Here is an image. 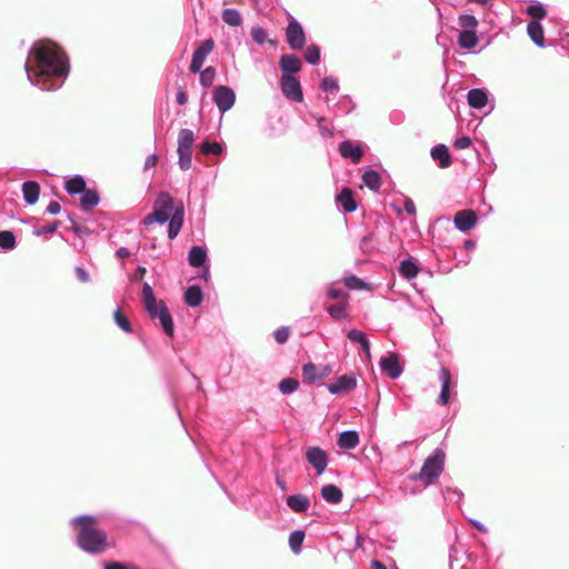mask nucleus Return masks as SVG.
Instances as JSON below:
<instances>
[{
    "label": "nucleus",
    "instance_id": "obj_1",
    "mask_svg": "<svg viewBox=\"0 0 569 569\" xmlns=\"http://www.w3.org/2000/svg\"><path fill=\"white\" fill-rule=\"evenodd\" d=\"M24 71L30 83L39 89L58 90L69 76V58L57 42L38 40L28 52Z\"/></svg>",
    "mask_w": 569,
    "mask_h": 569
},
{
    "label": "nucleus",
    "instance_id": "obj_2",
    "mask_svg": "<svg viewBox=\"0 0 569 569\" xmlns=\"http://www.w3.org/2000/svg\"><path fill=\"white\" fill-rule=\"evenodd\" d=\"M70 526L78 530L76 537L77 547L88 555H100L108 547L106 531L98 527L93 516L81 515L69 521Z\"/></svg>",
    "mask_w": 569,
    "mask_h": 569
},
{
    "label": "nucleus",
    "instance_id": "obj_3",
    "mask_svg": "<svg viewBox=\"0 0 569 569\" xmlns=\"http://www.w3.org/2000/svg\"><path fill=\"white\" fill-rule=\"evenodd\" d=\"M445 458L446 455L441 449H435L432 453L425 460L420 472L410 477L411 480H420L427 486L432 485L443 471Z\"/></svg>",
    "mask_w": 569,
    "mask_h": 569
},
{
    "label": "nucleus",
    "instance_id": "obj_4",
    "mask_svg": "<svg viewBox=\"0 0 569 569\" xmlns=\"http://www.w3.org/2000/svg\"><path fill=\"white\" fill-rule=\"evenodd\" d=\"M173 198L168 192H160L154 200L153 210L143 219V224L149 226L153 222L164 224L169 221L174 211Z\"/></svg>",
    "mask_w": 569,
    "mask_h": 569
},
{
    "label": "nucleus",
    "instance_id": "obj_5",
    "mask_svg": "<svg viewBox=\"0 0 569 569\" xmlns=\"http://www.w3.org/2000/svg\"><path fill=\"white\" fill-rule=\"evenodd\" d=\"M194 143V133L191 129H181L178 133V164L183 171L192 166V147Z\"/></svg>",
    "mask_w": 569,
    "mask_h": 569
},
{
    "label": "nucleus",
    "instance_id": "obj_6",
    "mask_svg": "<svg viewBox=\"0 0 569 569\" xmlns=\"http://www.w3.org/2000/svg\"><path fill=\"white\" fill-rule=\"evenodd\" d=\"M144 309L151 319H159L169 309L163 300H157L152 287L143 282L141 291Z\"/></svg>",
    "mask_w": 569,
    "mask_h": 569
},
{
    "label": "nucleus",
    "instance_id": "obj_7",
    "mask_svg": "<svg viewBox=\"0 0 569 569\" xmlns=\"http://www.w3.org/2000/svg\"><path fill=\"white\" fill-rule=\"evenodd\" d=\"M212 101L221 113L229 111L236 103V92L228 86H217L212 90Z\"/></svg>",
    "mask_w": 569,
    "mask_h": 569
},
{
    "label": "nucleus",
    "instance_id": "obj_8",
    "mask_svg": "<svg viewBox=\"0 0 569 569\" xmlns=\"http://www.w3.org/2000/svg\"><path fill=\"white\" fill-rule=\"evenodd\" d=\"M286 40L292 50H300L306 44V33L301 23L291 18L286 28Z\"/></svg>",
    "mask_w": 569,
    "mask_h": 569
},
{
    "label": "nucleus",
    "instance_id": "obj_9",
    "mask_svg": "<svg viewBox=\"0 0 569 569\" xmlns=\"http://www.w3.org/2000/svg\"><path fill=\"white\" fill-rule=\"evenodd\" d=\"M306 460L315 469L317 476H321L329 463L327 452L318 446H311L306 449Z\"/></svg>",
    "mask_w": 569,
    "mask_h": 569
},
{
    "label": "nucleus",
    "instance_id": "obj_10",
    "mask_svg": "<svg viewBox=\"0 0 569 569\" xmlns=\"http://www.w3.org/2000/svg\"><path fill=\"white\" fill-rule=\"evenodd\" d=\"M332 372L330 365L317 368L315 363L308 362L302 366V380L305 385H312L318 380L325 379Z\"/></svg>",
    "mask_w": 569,
    "mask_h": 569
},
{
    "label": "nucleus",
    "instance_id": "obj_11",
    "mask_svg": "<svg viewBox=\"0 0 569 569\" xmlns=\"http://www.w3.org/2000/svg\"><path fill=\"white\" fill-rule=\"evenodd\" d=\"M281 90L283 96L295 102L303 100V93L299 80L295 76L281 77Z\"/></svg>",
    "mask_w": 569,
    "mask_h": 569
},
{
    "label": "nucleus",
    "instance_id": "obj_12",
    "mask_svg": "<svg viewBox=\"0 0 569 569\" xmlns=\"http://www.w3.org/2000/svg\"><path fill=\"white\" fill-rule=\"evenodd\" d=\"M338 150L342 158L349 159L353 164L359 163L365 154L359 141L343 140L340 142Z\"/></svg>",
    "mask_w": 569,
    "mask_h": 569
},
{
    "label": "nucleus",
    "instance_id": "obj_13",
    "mask_svg": "<svg viewBox=\"0 0 569 569\" xmlns=\"http://www.w3.org/2000/svg\"><path fill=\"white\" fill-rule=\"evenodd\" d=\"M381 371L392 380L398 379L403 372V366L399 361L397 353H390L382 357L379 361Z\"/></svg>",
    "mask_w": 569,
    "mask_h": 569
},
{
    "label": "nucleus",
    "instance_id": "obj_14",
    "mask_svg": "<svg viewBox=\"0 0 569 569\" xmlns=\"http://www.w3.org/2000/svg\"><path fill=\"white\" fill-rule=\"evenodd\" d=\"M213 46V40L207 39L199 47L196 48V50L192 53V59L189 67L190 72L197 73L201 70L206 61V58L212 51Z\"/></svg>",
    "mask_w": 569,
    "mask_h": 569
},
{
    "label": "nucleus",
    "instance_id": "obj_15",
    "mask_svg": "<svg viewBox=\"0 0 569 569\" xmlns=\"http://www.w3.org/2000/svg\"><path fill=\"white\" fill-rule=\"evenodd\" d=\"M357 387V378L353 373L342 375L335 382L328 383L327 389L332 395L352 391Z\"/></svg>",
    "mask_w": 569,
    "mask_h": 569
},
{
    "label": "nucleus",
    "instance_id": "obj_16",
    "mask_svg": "<svg viewBox=\"0 0 569 569\" xmlns=\"http://www.w3.org/2000/svg\"><path fill=\"white\" fill-rule=\"evenodd\" d=\"M478 216L471 209L458 211L453 217L455 227L461 232H468L477 224Z\"/></svg>",
    "mask_w": 569,
    "mask_h": 569
},
{
    "label": "nucleus",
    "instance_id": "obj_17",
    "mask_svg": "<svg viewBox=\"0 0 569 569\" xmlns=\"http://www.w3.org/2000/svg\"><path fill=\"white\" fill-rule=\"evenodd\" d=\"M207 249L201 246H193L188 252V262L193 268L203 267V278L207 280L210 276L209 267L206 266L207 261Z\"/></svg>",
    "mask_w": 569,
    "mask_h": 569
},
{
    "label": "nucleus",
    "instance_id": "obj_18",
    "mask_svg": "<svg viewBox=\"0 0 569 569\" xmlns=\"http://www.w3.org/2000/svg\"><path fill=\"white\" fill-rule=\"evenodd\" d=\"M184 221V208L183 203L180 201L169 219L168 224V238L173 240L178 237Z\"/></svg>",
    "mask_w": 569,
    "mask_h": 569
},
{
    "label": "nucleus",
    "instance_id": "obj_19",
    "mask_svg": "<svg viewBox=\"0 0 569 569\" xmlns=\"http://www.w3.org/2000/svg\"><path fill=\"white\" fill-rule=\"evenodd\" d=\"M301 60L292 53H286L280 57L279 68L283 72L282 76H293L301 70Z\"/></svg>",
    "mask_w": 569,
    "mask_h": 569
},
{
    "label": "nucleus",
    "instance_id": "obj_20",
    "mask_svg": "<svg viewBox=\"0 0 569 569\" xmlns=\"http://www.w3.org/2000/svg\"><path fill=\"white\" fill-rule=\"evenodd\" d=\"M430 156L435 161H438V164L441 169L449 168L452 163L449 149L443 143L433 146L430 150Z\"/></svg>",
    "mask_w": 569,
    "mask_h": 569
},
{
    "label": "nucleus",
    "instance_id": "obj_21",
    "mask_svg": "<svg viewBox=\"0 0 569 569\" xmlns=\"http://www.w3.org/2000/svg\"><path fill=\"white\" fill-rule=\"evenodd\" d=\"M439 379L441 381V390L438 398V403L441 406H446L449 402L450 398V383H451V373L450 371L441 367L439 370Z\"/></svg>",
    "mask_w": 569,
    "mask_h": 569
},
{
    "label": "nucleus",
    "instance_id": "obj_22",
    "mask_svg": "<svg viewBox=\"0 0 569 569\" xmlns=\"http://www.w3.org/2000/svg\"><path fill=\"white\" fill-rule=\"evenodd\" d=\"M325 102L328 109L335 112L336 114H348L355 109V103L352 102L349 96H341L339 100L333 104L330 103V98L327 96L325 98Z\"/></svg>",
    "mask_w": 569,
    "mask_h": 569
},
{
    "label": "nucleus",
    "instance_id": "obj_23",
    "mask_svg": "<svg viewBox=\"0 0 569 569\" xmlns=\"http://www.w3.org/2000/svg\"><path fill=\"white\" fill-rule=\"evenodd\" d=\"M467 102L473 109H482L488 102V92L483 88H473L467 93Z\"/></svg>",
    "mask_w": 569,
    "mask_h": 569
},
{
    "label": "nucleus",
    "instance_id": "obj_24",
    "mask_svg": "<svg viewBox=\"0 0 569 569\" xmlns=\"http://www.w3.org/2000/svg\"><path fill=\"white\" fill-rule=\"evenodd\" d=\"M336 200L347 213H351L357 210V202L353 198V192L348 187L342 188V190L337 194Z\"/></svg>",
    "mask_w": 569,
    "mask_h": 569
},
{
    "label": "nucleus",
    "instance_id": "obj_25",
    "mask_svg": "<svg viewBox=\"0 0 569 569\" xmlns=\"http://www.w3.org/2000/svg\"><path fill=\"white\" fill-rule=\"evenodd\" d=\"M287 506L297 513L306 512L310 507V499L301 493H295L287 497Z\"/></svg>",
    "mask_w": 569,
    "mask_h": 569
},
{
    "label": "nucleus",
    "instance_id": "obj_26",
    "mask_svg": "<svg viewBox=\"0 0 569 569\" xmlns=\"http://www.w3.org/2000/svg\"><path fill=\"white\" fill-rule=\"evenodd\" d=\"M22 194L27 204H34L38 201L40 194L39 183L32 180L24 181L22 183Z\"/></svg>",
    "mask_w": 569,
    "mask_h": 569
},
{
    "label": "nucleus",
    "instance_id": "obj_27",
    "mask_svg": "<svg viewBox=\"0 0 569 569\" xmlns=\"http://www.w3.org/2000/svg\"><path fill=\"white\" fill-rule=\"evenodd\" d=\"M337 445L341 449L352 450L359 445V433L356 430L342 431L338 437Z\"/></svg>",
    "mask_w": 569,
    "mask_h": 569
},
{
    "label": "nucleus",
    "instance_id": "obj_28",
    "mask_svg": "<svg viewBox=\"0 0 569 569\" xmlns=\"http://www.w3.org/2000/svg\"><path fill=\"white\" fill-rule=\"evenodd\" d=\"M527 33L532 40V42L538 46L539 48H543L545 44V36H543V29L539 21H530L527 24Z\"/></svg>",
    "mask_w": 569,
    "mask_h": 569
},
{
    "label": "nucleus",
    "instance_id": "obj_29",
    "mask_svg": "<svg viewBox=\"0 0 569 569\" xmlns=\"http://www.w3.org/2000/svg\"><path fill=\"white\" fill-rule=\"evenodd\" d=\"M321 497L329 503L336 505L342 500V490L336 485H325L320 491Z\"/></svg>",
    "mask_w": 569,
    "mask_h": 569
},
{
    "label": "nucleus",
    "instance_id": "obj_30",
    "mask_svg": "<svg viewBox=\"0 0 569 569\" xmlns=\"http://www.w3.org/2000/svg\"><path fill=\"white\" fill-rule=\"evenodd\" d=\"M349 302L340 301L336 305H329L325 307L327 313L335 320H345L349 317L348 313Z\"/></svg>",
    "mask_w": 569,
    "mask_h": 569
},
{
    "label": "nucleus",
    "instance_id": "obj_31",
    "mask_svg": "<svg viewBox=\"0 0 569 569\" xmlns=\"http://www.w3.org/2000/svg\"><path fill=\"white\" fill-rule=\"evenodd\" d=\"M203 300V293L199 286H189L184 291V302L189 307H198Z\"/></svg>",
    "mask_w": 569,
    "mask_h": 569
},
{
    "label": "nucleus",
    "instance_id": "obj_32",
    "mask_svg": "<svg viewBox=\"0 0 569 569\" xmlns=\"http://www.w3.org/2000/svg\"><path fill=\"white\" fill-rule=\"evenodd\" d=\"M419 270L418 263L411 258L403 259L399 264L400 274L408 280L416 278Z\"/></svg>",
    "mask_w": 569,
    "mask_h": 569
},
{
    "label": "nucleus",
    "instance_id": "obj_33",
    "mask_svg": "<svg viewBox=\"0 0 569 569\" xmlns=\"http://www.w3.org/2000/svg\"><path fill=\"white\" fill-rule=\"evenodd\" d=\"M80 203L83 210L88 211L93 207L98 206L100 202V196L94 189H84L83 192L80 193Z\"/></svg>",
    "mask_w": 569,
    "mask_h": 569
},
{
    "label": "nucleus",
    "instance_id": "obj_34",
    "mask_svg": "<svg viewBox=\"0 0 569 569\" xmlns=\"http://www.w3.org/2000/svg\"><path fill=\"white\" fill-rule=\"evenodd\" d=\"M347 338L355 343L360 345L361 349L369 356L370 355V341L366 333L358 329H350L347 332Z\"/></svg>",
    "mask_w": 569,
    "mask_h": 569
},
{
    "label": "nucleus",
    "instance_id": "obj_35",
    "mask_svg": "<svg viewBox=\"0 0 569 569\" xmlns=\"http://www.w3.org/2000/svg\"><path fill=\"white\" fill-rule=\"evenodd\" d=\"M362 182L371 191H378L381 187V177L376 170H367L362 173Z\"/></svg>",
    "mask_w": 569,
    "mask_h": 569
},
{
    "label": "nucleus",
    "instance_id": "obj_36",
    "mask_svg": "<svg viewBox=\"0 0 569 569\" xmlns=\"http://www.w3.org/2000/svg\"><path fill=\"white\" fill-rule=\"evenodd\" d=\"M64 189L69 194H80L86 189V180L82 176L76 174L66 181Z\"/></svg>",
    "mask_w": 569,
    "mask_h": 569
},
{
    "label": "nucleus",
    "instance_id": "obj_37",
    "mask_svg": "<svg viewBox=\"0 0 569 569\" xmlns=\"http://www.w3.org/2000/svg\"><path fill=\"white\" fill-rule=\"evenodd\" d=\"M478 41L476 31H460L458 34V44L462 49L471 50L478 44Z\"/></svg>",
    "mask_w": 569,
    "mask_h": 569
},
{
    "label": "nucleus",
    "instance_id": "obj_38",
    "mask_svg": "<svg viewBox=\"0 0 569 569\" xmlns=\"http://www.w3.org/2000/svg\"><path fill=\"white\" fill-rule=\"evenodd\" d=\"M222 21L231 27H239L242 23V17L237 9L227 8L221 13Z\"/></svg>",
    "mask_w": 569,
    "mask_h": 569
},
{
    "label": "nucleus",
    "instance_id": "obj_39",
    "mask_svg": "<svg viewBox=\"0 0 569 569\" xmlns=\"http://www.w3.org/2000/svg\"><path fill=\"white\" fill-rule=\"evenodd\" d=\"M305 537V531L301 529L295 530L290 533L289 547L295 555H299L301 552Z\"/></svg>",
    "mask_w": 569,
    "mask_h": 569
},
{
    "label": "nucleus",
    "instance_id": "obj_40",
    "mask_svg": "<svg viewBox=\"0 0 569 569\" xmlns=\"http://www.w3.org/2000/svg\"><path fill=\"white\" fill-rule=\"evenodd\" d=\"M311 118L313 120H316L317 122V128H318V131L320 133V136L325 139H329V138H332L333 136V128L332 126L327 121L326 118L323 117H320V116H317V114H311Z\"/></svg>",
    "mask_w": 569,
    "mask_h": 569
},
{
    "label": "nucleus",
    "instance_id": "obj_41",
    "mask_svg": "<svg viewBox=\"0 0 569 569\" xmlns=\"http://www.w3.org/2000/svg\"><path fill=\"white\" fill-rule=\"evenodd\" d=\"M17 246V239L12 231L2 230L0 231V248L3 251H11Z\"/></svg>",
    "mask_w": 569,
    "mask_h": 569
},
{
    "label": "nucleus",
    "instance_id": "obj_42",
    "mask_svg": "<svg viewBox=\"0 0 569 569\" xmlns=\"http://www.w3.org/2000/svg\"><path fill=\"white\" fill-rule=\"evenodd\" d=\"M458 24L461 28V31H476L478 20L472 14L462 13L458 18Z\"/></svg>",
    "mask_w": 569,
    "mask_h": 569
},
{
    "label": "nucleus",
    "instance_id": "obj_43",
    "mask_svg": "<svg viewBox=\"0 0 569 569\" xmlns=\"http://www.w3.org/2000/svg\"><path fill=\"white\" fill-rule=\"evenodd\" d=\"M200 150L204 156L221 154L224 151V147L220 142L204 140L200 144Z\"/></svg>",
    "mask_w": 569,
    "mask_h": 569
},
{
    "label": "nucleus",
    "instance_id": "obj_44",
    "mask_svg": "<svg viewBox=\"0 0 569 569\" xmlns=\"http://www.w3.org/2000/svg\"><path fill=\"white\" fill-rule=\"evenodd\" d=\"M337 284H338V281L329 284V287L326 291L327 298L332 299V300L348 301L349 293L347 291L338 288Z\"/></svg>",
    "mask_w": 569,
    "mask_h": 569
},
{
    "label": "nucleus",
    "instance_id": "obj_45",
    "mask_svg": "<svg viewBox=\"0 0 569 569\" xmlns=\"http://www.w3.org/2000/svg\"><path fill=\"white\" fill-rule=\"evenodd\" d=\"M321 58V50L318 44H310L307 47L305 51V60L311 64L317 66L320 62Z\"/></svg>",
    "mask_w": 569,
    "mask_h": 569
},
{
    "label": "nucleus",
    "instance_id": "obj_46",
    "mask_svg": "<svg viewBox=\"0 0 569 569\" xmlns=\"http://www.w3.org/2000/svg\"><path fill=\"white\" fill-rule=\"evenodd\" d=\"M343 282L349 290L368 289L369 284L355 274L345 277Z\"/></svg>",
    "mask_w": 569,
    "mask_h": 569
},
{
    "label": "nucleus",
    "instance_id": "obj_47",
    "mask_svg": "<svg viewBox=\"0 0 569 569\" xmlns=\"http://www.w3.org/2000/svg\"><path fill=\"white\" fill-rule=\"evenodd\" d=\"M158 320L162 327L163 332L168 337L172 338L174 335V325L170 311L168 310L167 312H163L162 317L159 318Z\"/></svg>",
    "mask_w": 569,
    "mask_h": 569
},
{
    "label": "nucleus",
    "instance_id": "obj_48",
    "mask_svg": "<svg viewBox=\"0 0 569 569\" xmlns=\"http://www.w3.org/2000/svg\"><path fill=\"white\" fill-rule=\"evenodd\" d=\"M299 381L296 378H284L279 383V390L283 395H290L298 390Z\"/></svg>",
    "mask_w": 569,
    "mask_h": 569
},
{
    "label": "nucleus",
    "instance_id": "obj_49",
    "mask_svg": "<svg viewBox=\"0 0 569 569\" xmlns=\"http://www.w3.org/2000/svg\"><path fill=\"white\" fill-rule=\"evenodd\" d=\"M216 78V70L213 67H207L200 72L199 81L202 87L209 88L212 86Z\"/></svg>",
    "mask_w": 569,
    "mask_h": 569
},
{
    "label": "nucleus",
    "instance_id": "obj_50",
    "mask_svg": "<svg viewBox=\"0 0 569 569\" xmlns=\"http://www.w3.org/2000/svg\"><path fill=\"white\" fill-rule=\"evenodd\" d=\"M250 36L252 40L259 46H262L268 41V32L264 28L260 26L252 27Z\"/></svg>",
    "mask_w": 569,
    "mask_h": 569
},
{
    "label": "nucleus",
    "instance_id": "obj_51",
    "mask_svg": "<svg viewBox=\"0 0 569 569\" xmlns=\"http://www.w3.org/2000/svg\"><path fill=\"white\" fill-rule=\"evenodd\" d=\"M320 89L327 93H337L339 91V83L333 77H325L320 82Z\"/></svg>",
    "mask_w": 569,
    "mask_h": 569
},
{
    "label": "nucleus",
    "instance_id": "obj_52",
    "mask_svg": "<svg viewBox=\"0 0 569 569\" xmlns=\"http://www.w3.org/2000/svg\"><path fill=\"white\" fill-rule=\"evenodd\" d=\"M527 13L533 18L532 21H539L546 17V10L540 2L532 3L527 7Z\"/></svg>",
    "mask_w": 569,
    "mask_h": 569
},
{
    "label": "nucleus",
    "instance_id": "obj_53",
    "mask_svg": "<svg viewBox=\"0 0 569 569\" xmlns=\"http://www.w3.org/2000/svg\"><path fill=\"white\" fill-rule=\"evenodd\" d=\"M113 319L121 330L128 333L132 332V327L129 319L119 309L114 311Z\"/></svg>",
    "mask_w": 569,
    "mask_h": 569
},
{
    "label": "nucleus",
    "instance_id": "obj_54",
    "mask_svg": "<svg viewBox=\"0 0 569 569\" xmlns=\"http://www.w3.org/2000/svg\"><path fill=\"white\" fill-rule=\"evenodd\" d=\"M67 218L71 222L70 229L73 233H76L77 236L89 234V230L87 227L77 223V217L73 212H67Z\"/></svg>",
    "mask_w": 569,
    "mask_h": 569
},
{
    "label": "nucleus",
    "instance_id": "obj_55",
    "mask_svg": "<svg viewBox=\"0 0 569 569\" xmlns=\"http://www.w3.org/2000/svg\"><path fill=\"white\" fill-rule=\"evenodd\" d=\"M60 226V221L56 220L49 224L41 226V227H34L32 230V234L36 237H41L44 233H52L56 232L57 229Z\"/></svg>",
    "mask_w": 569,
    "mask_h": 569
},
{
    "label": "nucleus",
    "instance_id": "obj_56",
    "mask_svg": "<svg viewBox=\"0 0 569 569\" xmlns=\"http://www.w3.org/2000/svg\"><path fill=\"white\" fill-rule=\"evenodd\" d=\"M103 569H139L136 565L122 561H104Z\"/></svg>",
    "mask_w": 569,
    "mask_h": 569
},
{
    "label": "nucleus",
    "instance_id": "obj_57",
    "mask_svg": "<svg viewBox=\"0 0 569 569\" xmlns=\"http://www.w3.org/2000/svg\"><path fill=\"white\" fill-rule=\"evenodd\" d=\"M273 338L278 343H284L289 338V329L287 327H280L273 332Z\"/></svg>",
    "mask_w": 569,
    "mask_h": 569
},
{
    "label": "nucleus",
    "instance_id": "obj_58",
    "mask_svg": "<svg viewBox=\"0 0 569 569\" xmlns=\"http://www.w3.org/2000/svg\"><path fill=\"white\" fill-rule=\"evenodd\" d=\"M453 146L459 150L467 149L469 146H471V139L468 136H462L456 139Z\"/></svg>",
    "mask_w": 569,
    "mask_h": 569
},
{
    "label": "nucleus",
    "instance_id": "obj_59",
    "mask_svg": "<svg viewBox=\"0 0 569 569\" xmlns=\"http://www.w3.org/2000/svg\"><path fill=\"white\" fill-rule=\"evenodd\" d=\"M76 277L79 281L87 283L90 281L89 273L82 268V267H76L74 268Z\"/></svg>",
    "mask_w": 569,
    "mask_h": 569
},
{
    "label": "nucleus",
    "instance_id": "obj_60",
    "mask_svg": "<svg viewBox=\"0 0 569 569\" xmlns=\"http://www.w3.org/2000/svg\"><path fill=\"white\" fill-rule=\"evenodd\" d=\"M61 206L58 201H50L47 206L46 212L52 216L60 213Z\"/></svg>",
    "mask_w": 569,
    "mask_h": 569
},
{
    "label": "nucleus",
    "instance_id": "obj_61",
    "mask_svg": "<svg viewBox=\"0 0 569 569\" xmlns=\"http://www.w3.org/2000/svg\"><path fill=\"white\" fill-rule=\"evenodd\" d=\"M403 210L410 216L416 214V204L410 198L405 199Z\"/></svg>",
    "mask_w": 569,
    "mask_h": 569
},
{
    "label": "nucleus",
    "instance_id": "obj_62",
    "mask_svg": "<svg viewBox=\"0 0 569 569\" xmlns=\"http://www.w3.org/2000/svg\"><path fill=\"white\" fill-rule=\"evenodd\" d=\"M157 162H158V156L156 153H152L147 157V159L144 161L143 169L149 170V169L156 167Z\"/></svg>",
    "mask_w": 569,
    "mask_h": 569
},
{
    "label": "nucleus",
    "instance_id": "obj_63",
    "mask_svg": "<svg viewBox=\"0 0 569 569\" xmlns=\"http://www.w3.org/2000/svg\"><path fill=\"white\" fill-rule=\"evenodd\" d=\"M176 100H177V103L180 106H183L187 103L188 96H187V92L182 88L178 89Z\"/></svg>",
    "mask_w": 569,
    "mask_h": 569
},
{
    "label": "nucleus",
    "instance_id": "obj_64",
    "mask_svg": "<svg viewBox=\"0 0 569 569\" xmlns=\"http://www.w3.org/2000/svg\"><path fill=\"white\" fill-rule=\"evenodd\" d=\"M116 256L119 259H126V258H129L131 256V252L129 251L128 248L120 247L119 249H117Z\"/></svg>",
    "mask_w": 569,
    "mask_h": 569
}]
</instances>
